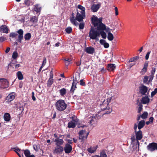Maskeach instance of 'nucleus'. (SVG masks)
<instances>
[{
	"label": "nucleus",
	"instance_id": "49530a36",
	"mask_svg": "<svg viewBox=\"0 0 157 157\" xmlns=\"http://www.w3.org/2000/svg\"><path fill=\"white\" fill-rule=\"evenodd\" d=\"M157 93V88L155 89L154 91L151 92V97H152L154 95H155L156 93Z\"/></svg>",
	"mask_w": 157,
	"mask_h": 157
},
{
	"label": "nucleus",
	"instance_id": "0e129e2a",
	"mask_svg": "<svg viewBox=\"0 0 157 157\" xmlns=\"http://www.w3.org/2000/svg\"><path fill=\"white\" fill-rule=\"evenodd\" d=\"M67 142L68 143V144H71L73 143L72 140H69V139L67 140Z\"/></svg>",
	"mask_w": 157,
	"mask_h": 157
},
{
	"label": "nucleus",
	"instance_id": "a18cd8bd",
	"mask_svg": "<svg viewBox=\"0 0 157 157\" xmlns=\"http://www.w3.org/2000/svg\"><path fill=\"white\" fill-rule=\"evenodd\" d=\"M76 88V85L72 83L71 89V91L72 92H73L75 90V88Z\"/></svg>",
	"mask_w": 157,
	"mask_h": 157
},
{
	"label": "nucleus",
	"instance_id": "72a5a7b5",
	"mask_svg": "<svg viewBox=\"0 0 157 157\" xmlns=\"http://www.w3.org/2000/svg\"><path fill=\"white\" fill-rule=\"evenodd\" d=\"M148 115V113L147 112H145L141 115V117L143 119H145L147 117Z\"/></svg>",
	"mask_w": 157,
	"mask_h": 157
},
{
	"label": "nucleus",
	"instance_id": "4468645a",
	"mask_svg": "<svg viewBox=\"0 0 157 157\" xmlns=\"http://www.w3.org/2000/svg\"><path fill=\"white\" fill-rule=\"evenodd\" d=\"M150 101V99L148 98V95L143 97L141 100L142 103L143 104H148Z\"/></svg>",
	"mask_w": 157,
	"mask_h": 157
},
{
	"label": "nucleus",
	"instance_id": "c9c22d12",
	"mask_svg": "<svg viewBox=\"0 0 157 157\" xmlns=\"http://www.w3.org/2000/svg\"><path fill=\"white\" fill-rule=\"evenodd\" d=\"M53 82V79L49 78L47 82V86L50 87L51 86Z\"/></svg>",
	"mask_w": 157,
	"mask_h": 157
},
{
	"label": "nucleus",
	"instance_id": "8fccbe9b",
	"mask_svg": "<svg viewBox=\"0 0 157 157\" xmlns=\"http://www.w3.org/2000/svg\"><path fill=\"white\" fill-rule=\"evenodd\" d=\"M149 77L148 76H146L144 77L143 79V82L144 83H146L147 82L148 79Z\"/></svg>",
	"mask_w": 157,
	"mask_h": 157
},
{
	"label": "nucleus",
	"instance_id": "e2e57ef3",
	"mask_svg": "<svg viewBox=\"0 0 157 157\" xmlns=\"http://www.w3.org/2000/svg\"><path fill=\"white\" fill-rule=\"evenodd\" d=\"M33 147L35 150L36 151H37L38 150V149L37 148V147L36 145H33Z\"/></svg>",
	"mask_w": 157,
	"mask_h": 157
},
{
	"label": "nucleus",
	"instance_id": "4c0bfd02",
	"mask_svg": "<svg viewBox=\"0 0 157 157\" xmlns=\"http://www.w3.org/2000/svg\"><path fill=\"white\" fill-rule=\"evenodd\" d=\"M30 21L34 23H36L37 21V19L36 17L34 16L31 18Z\"/></svg>",
	"mask_w": 157,
	"mask_h": 157
},
{
	"label": "nucleus",
	"instance_id": "a19ab883",
	"mask_svg": "<svg viewBox=\"0 0 157 157\" xmlns=\"http://www.w3.org/2000/svg\"><path fill=\"white\" fill-rule=\"evenodd\" d=\"M66 32L68 33H70L72 31V29L71 27H68L65 29Z\"/></svg>",
	"mask_w": 157,
	"mask_h": 157
},
{
	"label": "nucleus",
	"instance_id": "c85d7f7f",
	"mask_svg": "<svg viewBox=\"0 0 157 157\" xmlns=\"http://www.w3.org/2000/svg\"><path fill=\"white\" fill-rule=\"evenodd\" d=\"M145 124V121L144 120H142L140 121L138 124V128H143Z\"/></svg>",
	"mask_w": 157,
	"mask_h": 157
},
{
	"label": "nucleus",
	"instance_id": "dca6fc26",
	"mask_svg": "<svg viewBox=\"0 0 157 157\" xmlns=\"http://www.w3.org/2000/svg\"><path fill=\"white\" fill-rule=\"evenodd\" d=\"M15 96V94L14 93H10L7 97L6 100L8 102H10L13 100Z\"/></svg>",
	"mask_w": 157,
	"mask_h": 157
},
{
	"label": "nucleus",
	"instance_id": "f257e3e1",
	"mask_svg": "<svg viewBox=\"0 0 157 157\" xmlns=\"http://www.w3.org/2000/svg\"><path fill=\"white\" fill-rule=\"evenodd\" d=\"M77 7L80 10H79L78 9H77V14L75 19V18L73 13L71 14V17L70 18L71 23L76 26H77L78 24V23L76 20H77L79 22H81L85 17V8L80 5H78Z\"/></svg>",
	"mask_w": 157,
	"mask_h": 157
},
{
	"label": "nucleus",
	"instance_id": "09e8293b",
	"mask_svg": "<svg viewBox=\"0 0 157 157\" xmlns=\"http://www.w3.org/2000/svg\"><path fill=\"white\" fill-rule=\"evenodd\" d=\"M46 63V59L45 57H44L43 59V61L42 62V67H44V66L45 65Z\"/></svg>",
	"mask_w": 157,
	"mask_h": 157
},
{
	"label": "nucleus",
	"instance_id": "6ab92c4d",
	"mask_svg": "<svg viewBox=\"0 0 157 157\" xmlns=\"http://www.w3.org/2000/svg\"><path fill=\"white\" fill-rule=\"evenodd\" d=\"M54 142L56 143V146H61L64 143L63 140L59 138L55 139Z\"/></svg>",
	"mask_w": 157,
	"mask_h": 157
},
{
	"label": "nucleus",
	"instance_id": "473e14b6",
	"mask_svg": "<svg viewBox=\"0 0 157 157\" xmlns=\"http://www.w3.org/2000/svg\"><path fill=\"white\" fill-rule=\"evenodd\" d=\"M31 36V34L30 33H27L24 36V38L25 40H29L30 39Z\"/></svg>",
	"mask_w": 157,
	"mask_h": 157
},
{
	"label": "nucleus",
	"instance_id": "f03ea898",
	"mask_svg": "<svg viewBox=\"0 0 157 157\" xmlns=\"http://www.w3.org/2000/svg\"><path fill=\"white\" fill-rule=\"evenodd\" d=\"M102 19L101 18L98 19L95 16L92 18V21L95 27L97 26V30L103 31L105 30V25L102 23Z\"/></svg>",
	"mask_w": 157,
	"mask_h": 157
},
{
	"label": "nucleus",
	"instance_id": "864d4df0",
	"mask_svg": "<svg viewBox=\"0 0 157 157\" xmlns=\"http://www.w3.org/2000/svg\"><path fill=\"white\" fill-rule=\"evenodd\" d=\"M150 53H151L150 51L148 52L147 53L146 55V56H145L146 59L147 60L148 59L149 57V55H150Z\"/></svg>",
	"mask_w": 157,
	"mask_h": 157
},
{
	"label": "nucleus",
	"instance_id": "13d9d810",
	"mask_svg": "<svg viewBox=\"0 0 157 157\" xmlns=\"http://www.w3.org/2000/svg\"><path fill=\"white\" fill-rule=\"evenodd\" d=\"M80 85L82 86H84L85 85V83L84 82L83 79H81L80 81Z\"/></svg>",
	"mask_w": 157,
	"mask_h": 157
},
{
	"label": "nucleus",
	"instance_id": "de8ad7c7",
	"mask_svg": "<svg viewBox=\"0 0 157 157\" xmlns=\"http://www.w3.org/2000/svg\"><path fill=\"white\" fill-rule=\"evenodd\" d=\"M84 27V24L83 23H80L79 25V29H82Z\"/></svg>",
	"mask_w": 157,
	"mask_h": 157
},
{
	"label": "nucleus",
	"instance_id": "6e6552de",
	"mask_svg": "<svg viewBox=\"0 0 157 157\" xmlns=\"http://www.w3.org/2000/svg\"><path fill=\"white\" fill-rule=\"evenodd\" d=\"M64 150L63 147L61 146H56L53 151V153L54 154H61Z\"/></svg>",
	"mask_w": 157,
	"mask_h": 157
},
{
	"label": "nucleus",
	"instance_id": "ddd939ff",
	"mask_svg": "<svg viewBox=\"0 0 157 157\" xmlns=\"http://www.w3.org/2000/svg\"><path fill=\"white\" fill-rule=\"evenodd\" d=\"M137 128H134L135 130V131L136 132V139L137 140H141L142 137V131L139 130L138 131L136 132V129ZM139 130H140L141 128H138Z\"/></svg>",
	"mask_w": 157,
	"mask_h": 157
},
{
	"label": "nucleus",
	"instance_id": "9b49d317",
	"mask_svg": "<svg viewBox=\"0 0 157 157\" xmlns=\"http://www.w3.org/2000/svg\"><path fill=\"white\" fill-rule=\"evenodd\" d=\"M64 148V150L65 153L69 154L70 153L72 150V146L70 144L67 143L65 144Z\"/></svg>",
	"mask_w": 157,
	"mask_h": 157
},
{
	"label": "nucleus",
	"instance_id": "f8f14e48",
	"mask_svg": "<svg viewBox=\"0 0 157 157\" xmlns=\"http://www.w3.org/2000/svg\"><path fill=\"white\" fill-rule=\"evenodd\" d=\"M96 120V118L94 116L89 117L88 119V123L90 125V126L94 127L96 124L95 122Z\"/></svg>",
	"mask_w": 157,
	"mask_h": 157
},
{
	"label": "nucleus",
	"instance_id": "774afa93",
	"mask_svg": "<svg viewBox=\"0 0 157 157\" xmlns=\"http://www.w3.org/2000/svg\"><path fill=\"white\" fill-rule=\"evenodd\" d=\"M10 48L9 47H8L6 49L5 51V52L6 53H8L10 51Z\"/></svg>",
	"mask_w": 157,
	"mask_h": 157
},
{
	"label": "nucleus",
	"instance_id": "37998d69",
	"mask_svg": "<svg viewBox=\"0 0 157 157\" xmlns=\"http://www.w3.org/2000/svg\"><path fill=\"white\" fill-rule=\"evenodd\" d=\"M30 0H25L24 1V4L27 6H29L30 4Z\"/></svg>",
	"mask_w": 157,
	"mask_h": 157
},
{
	"label": "nucleus",
	"instance_id": "603ef678",
	"mask_svg": "<svg viewBox=\"0 0 157 157\" xmlns=\"http://www.w3.org/2000/svg\"><path fill=\"white\" fill-rule=\"evenodd\" d=\"M78 82V80L77 79V78L76 77H75V78L73 79V82L72 83L76 85L77 83Z\"/></svg>",
	"mask_w": 157,
	"mask_h": 157
},
{
	"label": "nucleus",
	"instance_id": "f3484780",
	"mask_svg": "<svg viewBox=\"0 0 157 157\" xmlns=\"http://www.w3.org/2000/svg\"><path fill=\"white\" fill-rule=\"evenodd\" d=\"M101 5V4L100 3H98L97 4H93L91 7V10L94 12H97L99 9Z\"/></svg>",
	"mask_w": 157,
	"mask_h": 157
},
{
	"label": "nucleus",
	"instance_id": "7c9ffc66",
	"mask_svg": "<svg viewBox=\"0 0 157 157\" xmlns=\"http://www.w3.org/2000/svg\"><path fill=\"white\" fill-rule=\"evenodd\" d=\"M13 150L14 151H15L18 155L19 157H21L20 154L18 152L21 151V149L18 148H12Z\"/></svg>",
	"mask_w": 157,
	"mask_h": 157
},
{
	"label": "nucleus",
	"instance_id": "bf43d9fd",
	"mask_svg": "<svg viewBox=\"0 0 157 157\" xmlns=\"http://www.w3.org/2000/svg\"><path fill=\"white\" fill-rule=\"evenodd\" d=\"M155 68H152V70L151 71V75L154 76L155 73Z\"/></svg>",
	"mask_w": 157,
	"mask_h": 157
},
{
	"label": "nucleus",
	"instance_id": "2f4dec72",
	"mask_svg": "<svg viewBox=\"0 0 157 157\" xmlns=\"http://www.w3.org/2000/svg\"><path fill=\"white\" fill-rule=\"evenodd\" d=\"M41 7L37 4L35 6V7L34 8V10L37 12H40L41 10Z\"/></svg>",
	"mask_w": 157,
	"mask_h": 157
},
{
	"label": "nucleus",
	"instance_id": "680f3d73",
	"mask_svg": "<svg viewBox=\"0 0 157 157\" xmlns=\"http://www.w3.org/2000/svg\"><path fill=\"white\" fill-rule=\"evenodd\" d=\"M32 99L33 101H35L36 100V99L34 96V92H32Z\"/></svg>",
	"mask_w": 157,
	"mask_h": 157
},
{
	"label": "nucleus",
	"instance_id": "69168bd1",
	"mask_svg": "<svg viewBox=\"0 0 157 157\" xmlns=\"http://www.w3.org/2000/svg\"><path fill=\"white\" fill-rule=\"evenodd\" d=\"M100 43L101 44L103 45L105 43V41L103 40H100Z\"/></svg>",
	"mask_w": 157,
	"mask_h": 157
},
{
	"label": "nucleus",
	"instance_id": "6e6d98bb",
	"mask_svg": "<svg viewBox=\"0 0 157 157\" xmlns=\"http://www.w3.org/2000/svg\"><path fill=\"white\" fill-rule=\"evenodd\" d=\"M103 45L105 48H108L109 46V44L106 42H105L104 44Z\"/></svg>",
	"mask_w": 157,
	"mask_h": 157
},
{
	"label": "nucleus",
	"instance_id": "a878e982",
	"mask_svg": "<svg viewBox=\"0 0 157 157\" xmlns=\"http://www.w3.org/2000/svg\"><path fill=\"white\" fill-rule=\"evenodd\" d=\"M115 66L114 64H109L108 65V70L110 71H113L115 69Z\"/></svg>",
	"mask_w": 157,
	"mask_h": 157
},
{
	"label": "nucleus",
	"instance_id": "cd10ccee",
	"mask_svg": "<svg viewBox=\"0 0 157 157\" xmlns=\"http://www.w3.org/2000/svg\"><path fill=\"white\" fill-rule=\"evenodd\" d=\"M108 39L110 41L113 40L114 39V37L113 34L110 32H109L108 34Z\"/></svg>",
	"mask_w": 157,
	"mask_h": 157
},
{
	"label": "nucleus",
	"instance_id": "20e7f679",
	"mask_svg": "<svg viewBox=\"0 0 157 157\" xmlns=\"http://www.w3.org/2000/svg\"><path fill=\"white\" fill-rule=\"evenodd\" d=\"M56 109L59 111L61 112L65 110L67 107V104L64 100L60 99L55 103Z\"/></svg>",
	"mask_w": 157,
	"mask_h": 157
},
{
	"label": "nucleus",
	"instance_id": "58836bf2",
	"mask_svg": "<svg viewBox=\"0 0 157 157\" xmlns=\"http://www.w3.org/2000/svg\"><path fill=\"white\" fill-rule=\"evenodd\" d=\"M100 157H107V155L104 150H103L100 153Z\"/></svg>",
	"mask_w": 157,
	"mask_h": 157
},
{
	"label": "nucleus",
	"instance_id": "3c124183",
	"mask_svg": "<svg viewBox=\"0 0 157 157\" xmlns=\"http://www.w3.org/2000/svg\"><path fill=\"white\" fill-rule=\"evenodd\" d=\"M114 7H115V8H114V10H115V15L116 16H117L118 15V8H117L116 7V6H114Z\"/></svg>",
	"mask_w": 157,
	"mask_h": 157
},
{
	"label": "nucleus",
	"instance_id": "7ed1b4c3",
	"mask_svg": "<svg viewBox=\"0 0 157 157\" xmlns=\"http://www.w3.org/2000/svg\"><path fill=\"white\" fill-rule=\"evenodd\" d=\"M113 97L108 98L107 100L104 101L103 103L101 106V109L102 111H105V112L103 113V114H108L110 113L112 111V109L108 105L111 102L114 101V99Z\"/></svg>",
	"mask_w": 157,
	"mask_h": 157
},
{
	"label": "nucleus",
	"instance_id": "f704fd0d",
	"mask_svg": "<svg viewBox=\"0 0 157 157\" xmlns=\"http://www.w3.org/2000/svg\"><path fill=\"white\" fill-rule=\"evenodd\" d=\"M139 58V56H136V57H133L132 58H131L129 60V62H134L136 60H137Z\"/></svg>",
	"mask_w": 157,
	"mask_h": 157
},
{
	"label": "nucleus",
	"instance_id": "4d7b16f0",
	"mask_svg": "<svg viewBox=\"0 0 157 157\" xmlns=\"http://www.w3.org/2000/svg\"><path fill=\"white\" fill-rule=\"evenodd\" d=\"M53 73L52 71H51L50 73V78H49L53 79Z\"/></svg>",
	"mask_w": 157,
	"mask_h": 157
},
{
	"label": "nucleus",
	"instance_id": "bb28decb",
	"mask_svg": "<svg viewBox=\"0 0 157 157\" xmlns=\"http://www.w3.org/2000/svg\"><path fill=\"white\" fill-rule=\"evenodd\" d=\"M59 91L60 95L62 96L66 94L67 92L66 89L64 88L61 89L59 90Z\"/></svg>",
	"mask_w": 157,
	"mask_h": 157
},
{
	"label": "nucleus",
	"instance_id": "c03bdc74",
	"mask_svg": "<svg viewBox=\"0 0 157 157\" xmlns=\"http://www.w3.org/2000/svg\"><path fill=\"white\" fill-rule=\"evenodd\" d=\"M17 35V34L15 33H11L10 34V37L14 38Z\"/></svg>",
	"mask_w": 157,
	"mask_h": 157
},
{
	"label": "nucleus",
	"instance_id": "b1692460",
	"mask_svg": "<svg viewBox=\"0 0 157 157\" xmlns=\"http://www.w3.org/2000/svg\"><path fill=\"white\" fill-rule=\"evenodd\" d=\"M4 120L6 121H9L10 120V116L8 113H6L4 115Z\"/></svg>",
	"mask_w": 157,
	"mask_h": 157
},
{
	"label": "nucleus",
	"instance_id": "79ce46f5",
	"mask_svg": "<svg viewBox=\"0 0 157 157\" xmlns=\"http://www.w3.org/2000/svg\"><path fill=\"white\" fill-rule=\"evenodd\" d=\"M139 107L138 109V113H140L142 111L143 109V105L141 103H140L139 105Z\"/></svg>",
	"mask_w": 157,
	"mask_h": 157
},
{
	"label": "nucleus",
	"instance_id": "2eb2a0df",
	"mask_svg": "<svg viewBox=\"0 0 157 157\" xmlns=\"http://www.w3.org/2000/svg\"><path fill=\"white\" fill-rule=\"evenodd\" d=\"M17 33L18 34V41L21 43L23 37V31L22 29H20L17 31Z\"/></svg>",
	"mask_w": 157,
	"mask_h": 157
},
{
	"label": "nucleus",
	"instance_id": "423d86ee",
	"mask_svg": "<svg viewBox=\"0 0 157 157\" xmlns=\"http://www.w3.org/2000/svg\"><path fill=\"white\" fill-rule=\"evenodd\" d=\"M9 86V81L5 78L0 79V88L4 89L8 88Z\"/></svg>",
	"mask_w": 157,
	"mask_h": 157
},
{
	"label": "nucleus",
	"instance_id": "e433bc0d",
	"mask_svg": "<svg viewBox=\"0 0 157 157\" xmlns=\"http://www.w3.org/2000/svg\"><path fill=\"white\" fill-rule=\"evenodd\" d=\"M99 33H100V35H101L103 38L105 39L106 38V34L104 31H100L99 32Z\"/></svg>",
	"mask_w": 157,
	"mask_h": 157
},
{
	"label": "nucleus",
	"instance_id": "c756f323",
	"mask_svg": "<svg viewBox=\"0 0 157 157\" xmlns=\"http://www.w3.org/2000/svg\"><path fill=\"white\" fill-rule=\"evenodd\" d=\"M17 76L19 80H21L23 78V75L21 72L20 71H19L17 72Z\"/></svg>",
	"mask_w": 157,
	"mask_h": 157
},
{
	"label": "nucleus",
	"instance_id": "9d476101",
	"mask_svg": "<svg viewBox=\"0 0 157 157\" xmlns=\"http://www.w3.org/2000/svg\"><path fill=\"white\" fill-rule=\"evenodd\" d=\"M78 121L77 119H74L72 117V121L68 124V128H75L76 125L78 124Z\"/></svg>",
	"mask_w": 157,
	"mask_h": 157
},
{
	"label": "nucleus",
	"instance_id": "a211bd4d",
	"mask_svg": "<svg viewBox=\"0 0 157 157\" xmlns=\"http://www.w3.org/2000/svg\"><path fill=\"white\" fill-rule=\"evenodd\" d=\"M85 51L88 54H93L95 50L93 47H89L86 48Z\"/></svg>",
	"mask_w": 157,
	"mask_h": 157
},
{
	"label": "nucleus",
	"instance_id": "338daca9",
	"mask_svg": "<svg viewBox=\"0 0 157 157\" xmlns=\"http://www.w3.org/2000/svg\"><path fill=\"white\" fill-rule=\"evenodd\" d=\"M104 30H105L107 32H108L109 33V32H110L109 28V27L106 28V26H105V28Z\"/></svg>",
	"mask_w": 157,
	"mask_h": 157
},
{
	"label": "nucleus",
	"instance_id": "5fc2aeb1",
	"mask_svg": "<svg viewBox=\"0 0 157 157\" xmlns=\"http://www.w3.org/2000/svg\"><path fill=\"white\" fill-rule=\"evenodd\" d=\"M6 38L3 36H2L0 37V41L2 42L6 40Z\"/></svg>",
	"mask_w": 157,
	"mask_h": 157
},
{
	"label": "nucleus",
	"instance_id": "052dcab7",
	"mask_svg": "<svg viewBox=\"0 0 157 157\" xmlns=\"http://www.w3.org/2000/svg\"><path fill=\"white\" fill-rule=\"evenodd\" d=\"M154 77V76L151 75L149 76V82H150L152 80L153 77Z\"/></svg>",
	"mask_w": 157,
	"mask_h": 157
},
{
	"label": "nucleus",
	"instance_id": "0eeeda50",
	"mask_svg": "<svg viewBox=\"0 0 157 157\" xmlns=\"http://www.w3.org/2000/svg\"><path fill=\"white\" fill-rule=\"evenodd\" d=\"M147 150L151 152L157 150V143L155 142H152L149 144L147 146Z\"/></svg>",
	"mask_w": 157,
	"mask_h": 157
},
{
	"label": "nucleus",
	"instance_id": "39448f33",
	"mask_svg": "<svg viewBox=\"0 0 157 157\" xmlns=\"http://www.w3.org/2000/svg\"><path fill=\"white\" fill-rule=\"evenodd\" d=\"M100 36L99 32L92 28L89 32V37L93 40H98V37Z\"/></svg>",
	"mask_w": 157,
	"mask_h": 157
},
{
	"label": "nucleus",
	"instance_id": "4be33fe9",
	"mask_svg": "<svg viewBox=\"0 0 157 157\" xmlns=\"http://www.w3.org/2000/svg\"><path fill=\"white\" fill-rule=\"evenodd\" d=\"M148 64V63L147 62H146L144 63V67L141 71V73L143 74H144L146 72Z\"/></svg>",
	"mask_w": 157,
	"mask_h": 157
},
{
	"label": "nucleus",
	"instance_id": "5701e85b",
	"mask_svg": "<svg viewBox=\"0 0 157 157\" xmlns=\"http://www.w3.org/2000/svg\"><path fill=\"white\" fill-rule=\"evenodd\" d=\"M98 147V146L97 145L95 147H93L89 148L87 149V151L90 153L94 152Z\"/></svg>",
	"mask_w": 157,
	"mask_h": 157
},
{
	"label": "nucleus",
	"instance_id": "393cba45",
	"mask_svg": "<svg viewBox=\"0 0 157 157\" xmlns=\"http://www.w3.org/2000/svg\"><path fill=\"white\" fill-rule=\"evenodd\" d=\"M85 132V131L83 130L80 131L79 132V139H81L82 141H83L84 140V138H85L84 136L83 135Z\"/></svg>",
	"mask_w": 157,
	"mask_h": 157
},
{
	"label": "nucleus",
	"instance_id": "aec40b11",
	"mask_svg": "<svg viewBox=\"0 0 157 157\" xmlns=\"http://www.w3.org/2000/svg\"><path fill=\"white\" fill-rule=\"evenodd\" d=\"M0 30L2 33H8L9 29L6 26V25H3L1 26Z\"/></svg>",
	"mask_w": 157,
	"mask_h": 157
},
{
	"label": "nucleus",
	"instance_id": "ea45409f",
	"mask_svg": "<svg viewBox=\"0 0 157 157\" xmlns=\"http://www.w3.org/2000/svg\"><path fill=\"white\" fill-rule=\"evenodd\" d=\"M18 54L17 51H15L13 53L12 57L13 59H16L17 57Z\"/></svg>",
	"mask_w": 157,
	"mask_h": 157
},
{
	"label": "nucleus",
	"instance_id": "412c9836",
	"mask_svg": "<svg viewBox=\"0 0 157 157\" xmlns=\"http://www.w3.org/2000/svg\"><path fill=\"white\" fill-rule=\"evenodd\" d=\"M24 151V153L26 157H35L34 155H30V151L28 149H26Z\"/></svg>",
	"mask_w": 157,
	"mask_h": 157
},
{
	"label": "nucleus",
	"instance_id": "1a4fd4ad",
	"mask_svg": "<svg viewBox=\"0 0 157 157\" xmlns=\"http://www.w3.org/2000/svg\"><path fill=\"white\" fill-rule=\"evenodd\" d=\"M148 89L147 86L143 85L139 87V92L142 95H146L147 93V95H148L149 91L147 92Z\"/></svg>",
	"mask_w": 157,
	"mask_h": 157
}]
</instances>
